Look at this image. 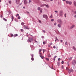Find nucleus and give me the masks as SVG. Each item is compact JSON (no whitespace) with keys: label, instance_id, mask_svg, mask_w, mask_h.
I'll return each mask as SVG.
<instances>
[{"label":"nucleus","instance_id":"1","mask_svg":"<svg viewBox=\"0 0 76 76\" xmlns=\"http://www.w3.org/2000/svg\"><path fill=\"white\" fill-rule=\"evenodd\" d=\"M29 39H28L27 41L28 42H31L33 41V39L31 37H29Z\"/></svg>","mask_w":76,"mask_h":76},{"label":"nucleus","instance_id":"2","mask_svg":"<svg viewBox=\"0 0 76 76\" xmlns=\"http://www.w3.org/2000/svg\"><path fill=\"white\" fill-rule=\"evenodd\" d=\"M23 28L24 29H29V28H28V26H26L25 25L23 26Z\"/></svg>","mask_w":76,"mask_h":76},{"label":"nucleus","instance_id":"3","mask_svg":"<svg viewBox=\"0 0 76 76\" xmlns=\"http://www.w3.org/2000/svg\"><path fill=\"white\" fill-rule=\"evenodd\" d=\"M73 72V69H70L69 70L68 72L69 74H70L71 72Z\"/></svg>","mask_w":76,"mask_h":76},{"label":"nucleus","instance_id":"4","mask_svg":"<svg viewBox=\"0 0 76 76\" xmlns=\"http://www.w3.org/2000/svg\"><path fill=\"white\" fill-rule=\"evenodd\" d=\"M20 0H16V3L17 4H19V2Z\"/></svg>","mask_w":76,"mask_h":76},{"label":"nucleus","instance_id":"5","mask_svg":"<svg viewBox=\"0 0 76 76\" xmlns=\"http://www.w3.org/2000/svg\"><path fill=\"white\" fill-rule=\"evenodd\" d=\"M74 27H75V26L74 25H73L70 28V29H72L73 28H74Z\"/></svg>","mask_w":76,"mask_h":76},{"label":"nucleus","instance_id":"6","mask_svg":"<svg viewBox=\"0 0 76 76\" xmlns=\"http://www.w3.org/2000/svg\"><path fill=\"white\" fill-rule=\"evenodd\" d=\"M58 21L61 23H62V22L61 20L60 19L58 20Z\"/></svg>","mask_w":76,"mask_h":76},{"label":"nucleus","instance_id":"7","mask_svg":"<svg viewBox=\"0 0 76 76\" xmlns=\"http://www.w3.org/2000/svg\"><path fill=\"white\" fill-rule=\"evenodd\" d=\"M43 18H47L48 17L47 15H43Z\"/></svg>","mask_w":76,"mask_h":76},{"label":"nucleus","instance_id":"8","mask_svg":"<svg viewBox=\"0 0 76 76\" xmlns=\"http://www.w3.org/2000/svg\"><path fill=\"white\" fill-rule=\"evenodd\" d=\"M63 11H60V16H61L62 15Z\"/></svg>","mask_w":76,"mask_h":76},{"label":"nucleus","instance_id":"9","mask_svg":"<svg viewBox=\"0 0 76 76\" xmlns=\"http://www.w3.org/2000/svg\"><path fill=\"white\" fill-rule=\"evenodd\" d=\"M24 4H27L28 3L27 1H26V0H24Z\"/></svg>","mask_w":76,"mask_h":76},{"label":"nucleus","instance_id":"10","mask_svg":"<svg viewBox=\"0 0 76 76\" xmlns=\"http://www.w3.org/2000/svg\"><path fill=\"white\" fill-rule=\"evenodd\" d=\"M76 64V61H73L72 62V64Z\"/></svg>","mask_w":76,"mask_h":76},{"label":"nucleus","instance_id":"11","mask_svg":"<svg viewBox=\"0 0 76 76\" xmlns=\"http://www.w3.org/2000/svg\"><path fill=\"white\" fill-rule=\"evenodd\" d=\"M73 3L75 6H76V2L75 1H74L73 2Z\"/></svg>","mask_w":76,"mask_h":76},{"label":"nucleus","instance_id":"12","mask_svg":"<svg viewBox=\"0 0 76 76\" xmlns=\"http://www.w3.org/2000/svg\"><path fill=\"white\" fill-rule=\"evenodd\" d=\"M11 19H12V21H13V20L14 19V17L13 16V15H12V18Z\"/></svg>","mask_w":76,"mask_h":76},{"label":"nucleus","instance_id":"13","mask_svg":"<svg viewBox=\"0 0 76 76\" xmlns=\"http://www.w3.org/2000/svg\"><path fill=\"white\" fill-rule=\"evenodd\" d=\"M60 65V62H58V66H59Z\"/></svg>","mask_w":76,"mask_h":76},{"label":"nucleus","instance_id":"14","mask_svg":"<svg viewBox=\"0 0 76 76\" xmlns=\"http://www.w3.org/2000/svg\"><path fill=\"white\" fill-rule=\"evenodd\" d=\"M40 56L43 59L44 58V56H42L41 55H40Z\"/></svg>","mask_w":76,"mask_h":76},{"label":"nucleus","instance_id":"15","mask_svg":"<svg viewBox=\"0 0 76 76\" xmlns=\"http://www.w3.org/2000/svg\"><path fill=\"white\" fill-rule=\"evenodd\" d=\"M38 10H42V9H41L40 7H38Z\"/></svg>","mask_w":76,"mask_h":76},{"label":"nucleus","instance_id":"16","mask_svg":"<svg viewBox=\"0 0 76 76\" xmlns=\"http://www.w3.org/2000/svg\"><path fill=\"white\" fill-rule=\"evenodd\" d=\"M18 36V34H15L14 35V37H17Z\"/></svg>","mask_w":76,"mask_h":76},{"label":"nucleus","instance_id":"17","mask_svg":"<svg viewBox=\"0 0 76 76\" xmlns=\"http://www.w3.org/2000/svg\"><path fill=\"white\" fill-rule=\"evenodd\" d=\"M69 1H66V3L67 4H69Z\"/></svg>","mask_w":76,"mask_h":76},{"label":"nucleus","instance_id":"18","mask_svg":"<svg viewBox=\"0 0 76 76\" xmlns=\"http://www.w3.org/2000/svg\"><path fill=\"white\" fill-rule=\"evenodd\" d=\"M58 27L59 28H61V25L60 24H58Z\"/></svg>","mask_w":76,"mask_h":76},{"label":"nucleus","instance_id":"19","mask_svg":"<svg viewBox=\"0 0 76 76\" xmlns=\"http://www.w3.org/2000/svg\"><path fill=\"white\" fill-rule=\"evenodd\" d=\"M42 50V49H39V52H41Z\"/></svg>","mask_w":76,"mask_h":76},{"label":"nucleus","instance_id":"20","mask_svg":"<svg viewBox=\"0 0 76 76\" xmlns=\"http://www.w3.org/2000/svg\"><path fill=\"white\" fill-rule=\"evenodd\" d=\"M43 53H44L46 51V50H45V49H43Z\"/></svg>","mask_w":76,"mask_h":76},{"label":"nucleus","instance_id":"21","mask_svg":"<svg viewBox=\"0 0 76 76\" xmlns=\"http://www.w3.org/2000/svg\"><path fill=\"white\" fill-rule=\"evenodd\" d=\"M25 24V23H23V22H22L21 23V25H24Z\"/></svg>","mask_w":76,"mask_h":76},{"label":"nucleus","instance_id":"22","mask_svg":"<svg viewBox=\"0 0 76 76\" xmlns=\"http://www.w3.org/2000/svg\"><path fill=\"white\" fill-rule=\"evenodd\" d=\"M9 3L10 4H11V3H12V1H9Z\"/></svg>","mask_w":76,"mask_h":76},{"label":"nucleus","instance_id":"23","mask_svg":"<svg viewBox=\"0 0 76 76\" xmlns=\"http://www.w3.org/2000/svg\"><path fill=\"white\" fill-rule=\"evenodd\" d=\"M69 4L70 5H71L72 4V2H69Z\"/></svg>","mask_w":76,"mask_h":76},{"label":"nucleus","instance_id":"24","mask_svg":"<svg viewBox=\"0 0 76 76\" xmlns=\"http://www.w3.org/2000/svg\"><path fill=\"white\" fill-rule=\"evenodd\" d=\"M46 59L48 61H49V59L48 58H46Z\"/></svg>","mask_w":76,"mask_h":76},{"label":"nucleus","instance_id":"25","mask_svg":"<svg viewBox=\"0 0 76 76\" xmlns=\"http://www.w3.org/2000/svg\"><path fill=\"white\" fill-rule=\"evenodd\" d=\"M20 31H21V32H23L24 31V30L23 29H21Z\"/></svg>","mask_w":76,"mask_h":76},{"label":"nucleus","instance_id":"26","mask_svg":"<svg viewBox=\"0 0 76 76\" xmlns=\"http://www.w3.org/2000/svg\"><path fill=\"white\" fill-rule=\"evenodd\" d=\"M3 19H4V20H5V21H7V19H5V18H3Z\"/></svg>","mask_w":76,"mask_h":76},{"label":"nucleus","instance_id":"27","mask_svg":"<svg viewBox=\"0 0 76 76\" xmlns=\"http://www.w3.org/2000/svg\"><path fill=\"white\" fill-rule=\"evenodd\" d=\"M73 48L74 50H76V48H75L74 46L73 47Z\"/></svg>","mask_w":76,"mask_h":76},{"label":"nucleus","instance_id":"28","mask_svg":"<svg viewBox=\"0 0 76 76\" xmlns=\"http://www.w3.org/2000/svg\"><path fill=\"white\" fill-rule=\"evenodd\" d=\"M10 35H11V36L12 37H13V34H10Z\"/></svg>","mask_w":76,"mask_h":76},{"label":"nucleus","instance_id":"29","mask_svg":"<svg viewBox=\"0 0 76 76\" xmlns=\"http://www.w3.org/2000/svg\"><path fill=\"white\" fill-rule=\"evenodd\" d=\"M67 42H65V45H67Z\"/></svg>","mask_w":76,"mask_h":76},{"label":"nucleus","instance_id":"30","mask_svg":"<svg viewBox=\"0 0 76 76\" xmlns=\"http://www.w3.org/2000/svg\"><path fill=\"white\" fill-rule=\"evenodd\" d=\"M56 40H57L58 41V39L57 38V37H56Z\"/></svg>","mask_w":76,"mask_h":76},{"label":"nucleus","instance_id":"31","mask_svg":"<svg viewBox=\"0 0 76 76\" xmlns=\"http://www.w3.org/2000/svg\"><path fill=\"white\" fill-rule=\"evenodd\" d=\"M45 6L47 8H48L49 7V6L48 5H46Z\"/></svg>","mask_w":76,"mask_h":76},{"label":"nucleus","instance_id":"32","mask_svg":"<svg viewBox=\"0 0 76 76\" xmlns=\"http://www.w3.org/2000/svg\"><path fill=\"white\" fill-rule=\"evenodd\" d=\"M43 43L44 45H45V44H46V42H43Z\"/></svg>","mask_w":76,"mask_h":76},{"label":"nucleus","instance_id":"33","mask_svg":"<svg viewBox=\"0 0 76 76\" xmlns=\"http://www.w3.org/2000/svg\"><path fill=\"white\" fill-rule=\"evenodd\" d=\"M18 19H20V16H19L18 18Z\"/></svg>","mask_w":76,"mask_h":76},{"label":"nucleus","instance_id":"34","mask_svg":"<svg viewBox=\"0 0 76 76\" xmlns=\"http://www.w3.org/2000/svg\"><path fill=\"white\" fill-rule=\"evenodd\" d=\"M64 61H62V62H61V64H64Z\"/></svg>","mask_w":76,"mask_h":76},{"label":"nucleus","instance_id":"35","mask_svg":"<svg viewBox=\"0 0 76 76\" xmlns=\"http://www.w3.org/2000/svg\"><path fill=\"white\" fill-rule=\"evenodd\" d=\"M61 68H62V69H64V67L63 66H61Z\"/></svg>","mask_w":76,"mask_h":76},{"label":"nucleus","instance_id":"36","mask_svg":"<svg viewBox=\"0 0 76 76\" xmlns=\"http://www.w3.org/2000/svg\"><path fill=\"white\" fill-rule=\"evenodd\" d=\"M19 14H17V15H16V16L17 17L18 16H19Z\"/></svg>","mask_w":76,"mask_h":76},{"label":"nucleus","instance_id":"37","mask_svg":"<svg viewBox=\"0 0 76 76\" xmlns=\"http://www.w3.org/2000/svg\"><path fill=\"white\" fill-rule=\"evenodd\" d=\"M66 70H69V68L67 67L66 68Z\"/></svg>","mask_w":76,"mask_h":76},{"label":"nucleus","instance_id":"38","mask_svg":"<svg viewBox=\"0 0 76 76\" xmlns=\"http://www.w3.org/2000/svg\"><path fill=\"white\" fill-rule=\"evenodd\" d=\"M54 20V19H52L51 20V21H53Z\"/></svg>","mask_w":76,"mask_h":76},{"label":"nucleus","instance_id":"39","mask_svg":"<svg viewBox=\"0 0 76 76\" xmlns=\"http://www.w3.org/2000/svg\"><path fill=\"white\" fill-rule=\"evenodd\" d=\"M31 60H32V61H34V59L33 58H31Z\"/></svg>","mask_w":76,"mask_h":76},{"label":"nucleus","instance_id":"40","mask_svg":"<svg viewBox=\"0 0 76 76\" xmlns=\"http://www.w3.org/2000/svg\"><path fill=\"white\" fill-rule=\"evenodd\" d=\"M44 6V5H41L40 6H41V7H43Z\"/></svg>","mask_w":76,"mask_h":76},{"label":"nucleus","instance_id":"41","mask_svg":"<svg viewBox=\"0 0 76 76\" xmlns=\"http://www.w3.org/2000/svg\"><path fill=\"white\" fill-rule=\"evenodd\" d=\"M66 14H65V15H64V16L65 17H66Z\"/></svg>","mask_w":76,"mask_h":76},{"label":"nucleus","instance_id":"42","mask_svg":"<svg viewBox=\"0 0 76 76\" xmlns=\"http://www.w3.org/2000/svg\"><path fill=\"white\" fill-rule=\"evenodd\" d=\"M50 18H53V16H52V15H51L50 16Z\"/></svg>","mask_w":76,"mask_h":76},{"label":"nucleus","instance_id":"43","mask_svg":"<svg viewBox=\"0 0 76 76\" xmlns=\"http://www.w3.org/2000/svg\"><path fill=\"white\" fill-rule=\"evenodd\" d=\"M39 21L40 23H41V21L39 20Z\"/></svg>","mask_w":76,"mask_h":76},{"label":"nucleus","instance_id":"44","mask_svg":"<svg viewBox=\"0 0 76 76\" xmlns=\"http://www.w3.org/2000/svg\"><path fill=\"white\" fill-rule=\"evenodd\" d=\"M63 42V40H61V42L62 43Z\"/></svg>","mask_w":76,"mask_h":76},{"label":"nucleus","instance_id":"45","mask_svg":"<svg viewBox=\"0 0 76 76\" xmlns=\"http://www.w3.org/2000/svg\"><path fill=\"white\" fill-rule=\"evenodd\" d=\"M61 59L60 58H59L58 59V61H60L61 60Z\"/></svg>","mask_w":76,"mask_h":76},{"label":"nucleus","instance_id":"46","mask_svg":"<svg viewBox=\"0 0 76 76\" xmlns=\"http://www.w3.org/2000/svg\"><path fill=\"white\" fill-rule=\"evenodd\" d=\"M31 56H32V58H33L34 56L33 55H31Z\"/></svg>","mask_w":76,"mask_h":76},{"label":"nucleus","instance_id":"47","mask_svg":"<svg viewBox=\"0 0 76 76\" xmlns=\"http://www.w3.org/2000/svg\"><path fill=\"white\" fill-rule=\"evenodd\" d=\"M56 48V46H54V47H53V48Z\"/></svg>","mask_w":76,"mask_h":76},{"label":"nucleus","instance_id":"48","mask_svg":"<svg viewBox=\"0 0 76 76\" xmlns=\"http://www.w3.org/2000/svg\"><path fill=\"white\" fill-rule=\"evenodd\" d=\"M43 31L44 33H45V30H43Z\"/></svg>","mask_w":76,"mask_h":76},{"label":"nucleus","instance_id":"49","mask_svg":"<svg viewBox=\"0 0 76 76\" xmlns=\"http://www.w3.org/2000/svg\"><path fill=\"white\" fill-rule=\"evenodd\" d=\"M55 12L57 13H58V11H55Z\"/></svg>","mask_w":76,"mask_h":76},{"label":"nucleus","instance_id":"50","mask_svg":"<svg viewBox=\"0 0 76 76\" xmlns=\"http://www.w3.org/2000/svg\"><path fill=\"white\" fill-rule=\"evenodd\" d=\"M52 44H52V42L50 43V45H52Z\"/></svg>","mask_w":76,"mask_h":76},{"label":"nucleus","instance_id":"51","mask_svg":"<svg viewBox=\"0 0 76 76\" xmlns=\"http://www.w3.org/2000/svg\"><path fill=\"white\" fill-rule=\"evenodd\" d=\"M57 57V56H54V58H56Z\"/></svg>","mask_w":76,"mask_h":76},{"label":"nucleus","instance_id":"52","mask_svg":"<svg viewBox=\"0 0 76 76\" xmlns=\"http://www.w3.org/2000/svg\"><path fill=\"white\" fill-rule=\"evenodd\" d=\"M30 2H31V1H29V3H30Z\"/></svg>","mask_w":76,"mask_h":76},{"label":"nucleus","instance_id":"53","mask_svg":"<svg viewBox=\"0 0 76 76\" xmlns=\"http://www.w3.org/2000/svg\"><path fill=\"white\" fill-rule=\"evenodd\" d=\"M42 10H41L40 11V12H42Z\"/></svg>","mask_w":76,"mask_h":76},{"label":"nucleus","instance_id":"54","mask_svg":"<svg viewBox=\"0 0 76 76\" xmlns=\"http://www.w3.org/2000/svg\"><path fill=\"white\" fill-rule=\"evenodd\" d=\"M56 25V23H54V25Z\"/></svg>","mask_w":76,"mask_h":76},{"label":"nucleus","instance_id":"55","mask_svg":"<svg viewBox=\"0 0 76 76\" xmlns=\"http://www.w3.org/2000/svg\"><path fill=\"white\" fill-rule=\"evenodd\" d=\"M2 17H3V16H2V15H1V18H2Z\"/></svg>","mask_w":76,"mask_h":76},{"label":"nucleus","instance_id":"56","mask_svg":"<svg viewBox=\"0 0 76 76\" xmlns=\"http://www.w3.org/2000/svg\"><path fill=\"white\" fill-rule=\"evenodd\" d=\"M63 1H66V0H62Z\"/></svg>","mask_w":76,"mask_h":76},{"label":"nucleus","instance_id":"57","mask_svg":"<svg viewBox=\"0 0 76 76\" xmlns=\"http://www.w3.org/2000/svg\"><path fill=\"white\" fill-rule=\"evenodd\" d=\"M27 12L29 14V12Z\"/></svg>","mask_w":76,"mask_h":76},{"label":"nucleus","instance_id":"58","mask_svg":"<svg viewBox=\"0 0 76 76\" xmlns=\"http://www.w3.org/2000/svg\"><path fill=\"white\" fill-rule=\"evenodd\" d=\"M74 17H75V18H76V15H75V16H74Z\"/></svg>","mask_w":76,"mask_h":76},{"label":"nucleus","instance_id":"59","mask_svg":"<svg viewBox=\"0 0 76 76\" xmlns=\"http://www.w3.org/2000/svg\"><path fill=\"white\" fill-rule=\"evenodd\" d=\"M39 54H42V53H40V52H39Z\"/></svg>","mask_w":76,"mask_h":76},{"label":"nucleus","instance_id":"60","mask_svg":"<svg viewBox=\"0 0 76 76\" xmlns=\"http://www.w3.org/2000/svg\"><path fill=\"white\" fill-rule=\"evenodd\" d=\"M23 8L24 9H25V7H23Z\"/></svg>","mask_w":76,"mask_h":76},{"label":"nucleus","instance_id":"61","mask_svg":"<svg viewBox=\"0 0 76 76\" xmlns=\"http://www.w3.org/2000/svg\"><path fill=\"white\" fill-rule=\"evenodd\" d=\"M75 13L76 14V11L75 12Z\"/></svg>","mask_w":76,"mask_h":76},{"label":"nucleus","instance_id":"62","mask_svg":"<svg viewBox=\"0 0 76 76\" xmlns=\"http://www.w3.org/2000/svg\"><path fill=\"white\" fill-rule=\"evenodd\" d=\"M50 1H53V0H50Z\"/></svg>","mask_w":76,"mask_h":76},{"label":"nucleus","instance_id":"63","mask_svg":"<svg viewBox=\"0 0 76 76\" xmlns=\"http://www.w3.org/2000/svg\"><path fill=\"white\" fill-rule=\"evenodd\" d=\"M21 4H20V5Z\"/></svg>","mask_w":76,"mask_h":76},{"label":"nucleus","instance_id":"64","mask_svg":"<svg viewBox=\"0 0 76 76\" xmlns=\"http://www.w3.org/2000/svg\"><path fill=\"white\" fill-rule=\"evenodd\" d=\"M55 59H54V60L55 61Z\"/></svg>","mask_w":76,"mask_h":76}]
</instances>
